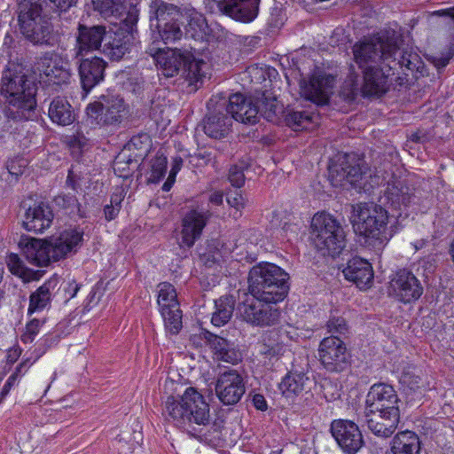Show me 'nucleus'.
Returning a JSON list of instances; mask_svg holds the SVG:
<instances>
[{
    "label": "nucleus",
    "instance_id": "29",
    "mask_svg": "<svg viewBox=\"0 0 454 454\" xmlns=\"http://www.w3.org/2000/svg\"><path fill=\"white\" fill-rule=\"evenodd\" d=\"M342 272L345 278L353 282L359 289H366L372 284L373 270L372 264L360 257L348 260Z\"/></svg>",
    "mask_w": 454,
    "mask_h": 454
},
{
    "label": "nucleus",
    "instance_id": "48",
    "mask_svg": "<svg viewBox=\"0 0 454 454\" xmlns=\"http://www.w3.org/2000/svg\"><path fill=\"white\" fill-rule=\"evenodd\" d=\"M55 204L67 211L68 215L84 217L81 213L80 203L77 198L72 194H61L54 199Z\"/></svg>",
    "mask_w": 454,
    "mask_h": 454
},
{
    "label": "nucleus",
    "instance_id": "32",
    "mask_svg": "<svg viewBox=\"0 0 454 454\" xmlns=\"http://www.w3.org/2000/svg\"><path fill=\"white\" fill-rule=\"evenodd\" d=\"M48 115L53 123L60 126L72 124L75 120L74 107L66 98H54L48 109Z\"/></svg>",
    "mask_w": 454,
    "mask_h": 454
},
{
    "label": "nucleus",
    "instance_id": "34",
    "mask_svg": "<svg viewBox=\"0 0 454 454\" xmlns=\"http://www.w3.org/2000/svg\"><path fill=\"white\" fill-rule=\"evenodd\" d=\"M192 340L194 344H199L198 340H203L212 350L214 357L218 361L221 359L223 353L226 352L227 348H231L235 344L234 342H231L219 335L214 334L206 329H201L198 335L192 336Z\"/></svg>",
    "mask_w": 454,
    "mask_h": 454
},
{
    "label": "nucleus",
    "instance_id": "19",
    "mask_svg": "<svg viewBox=\"0 0 454 454\" xmlns=\"http://www.w3.org/2000/svg\"><path fill=\"white\" fill-rule=\"evenodd\" d=\"M21 207L25 212L22 216V226L27 231L42 233L50 228L53 221V212L51 206L43 201H22Z\"/></svg>",
    "mask_w": 454,
    "mask_h": 454
},
{
    "label": "nucleus",
    "instance_id": "30",
    "mask_svg": "<svg viewBox=\"0 0 454 454\" xmlns=\"http://www.w3.org/2000/svg\"><path fill=\"white\" fill-rule=\"evenodd\" d=\"M231 118L225 111V102L217 106L203 120L202 129L209 137L220 139L227 134Z\"/></svg>",
    "mask_w": 454,
    "mask_h": 454
},
{
    "label": "nucleus",
    "instance_id": "18",
    "mask_svg": "<svg viewBox=\"0 0 454 454\" xmlns=\"http://www.w3.org/2000/svg\"><path fill=\"white\" fill-rule=\"evenodd\" d=\"M215 391L223 405L237 404L246 393L244 378L234 369L220 372L215 380Z\"/></svg>",
    "mask_w": 454,
    "mask_h": 454
},
{
    "label": "nucleus",
    "instance_id": "36",
    "mask_svg": "<svg viewBox=\"0 0 454 454\" xmlns=\"http://www.w3.org/2000/svg\"><path fill=\"white\" fill-rule=\"evenodd\" d=\"M363 87L364 78H361L359 74L356 72L355 67L350 65L348 76L340 91V98L346 102L351 103L356 100L359 92H361L364 97H370L364 93Z\"/></svg>",
    "mask_w": 454,
    "mask_h": 454
},
{
    "label": "nucleus",
    "instance_id": "44",
    "mask_svg": "<svg viewBox=\"0 0 454 454\" xmlns=\"http://www.w3.org/2000/svg\"><path fill=\"white\" fill-rule=\"evenodd\" d=\"M158 288L157 303L160 307V311L163 309H170L179 307L176 289L170 283H160Z\"/></svg>",
    "mask_w": 454,
    "mask_h": 454
},
{
    "label": "nucleus",
    "instance_id": "17",
    "mask_svg": "<svg viewBox=\"0 0 454 454\" xmlns=\"http://www.w3.org/2000/svg\"><path fill=\"white\" fill-rule=\"evenodd\" d=\"M330 432L344 454H356L364 445L362 432L352 420L334 419Z\"/></svg>",
    "mask_w": 454,
    "mask_h": 454
},
{
    "label": "nucleus",
    "instance_id": "41",
    "mask_svg": "<svg viewBox=\"0 0 454 454\" xmlns=\"http://www.w3.org/2000/svg\"><path fill=\"white\" fill-rule=\"evenodd\" d=\"M254 165V161L249 156H244L239 161L230 167L228 180L232 186L241 188L245 184L246 174Z\"/></svg>",
    "mask_w": 454,
    "mask_h": 454
},
{
    "label": "nucleus",
    "instance_id": "2",
    "mask_svg": "<svg viewBox=\"0 0 454 454\" xmlns=\"http://www.w3.org/2000/svg\"><path fill=\"white\" fill-rule=\"evenodd\" d=\"M289 278V274L274 263L254 265L247 278L250 295L238 305L242 320L258 327L278 325L281 311L277 303L286 297L290 288Z\"/></svg>",
    "mask_w": 454,
    "mask_h": 454
},
{
    "label": "nucleus",
    "instance_id": "14",
    "mask_svg": "<svg viewBox=\"0 0 454 454\" xmlns=\"http://www.w3.org/2000/svg\"><path fill=\"white\" fill-rule=\"evenodd\" d=\"M328 170L329 179L335 187L344 185V182L356 187H362L361 181L367 176L363 160L357 158L355 153L340 155L337 160L329 166Z\"/></svg>",
    "mask_w": 454,
    "mask_h": 454
},
{
    "label": "nucleus",
    "instance_id": "22",
    "mask_svg": "<svg viewBox=\"0 0 454 454\" xmlns=\"http://www.w3.org/2000/svg\"><path fill=\"white\" fill-rule=\"evenodd\" d=\"M401 400L397 392L390 384L378 382L371 386L365 398L364 409H377L383 411H400Z\"/></svg>",
    "mask_w": 454,
    "mask_h": 454
},
{
    "label": "nucleus",
    "instance_id": "50",
    "mask_svg": "<svg viewBox=\"0 0 454 454\" xmlns=\"http://www.w3.org/2000/svg\"><path fill=\"white\" fill-rule=\"evenodd\" d=\"M139 20V10L136 5L129 7L126 13L125 18L121 20V25L117 27L119 29L130 32L132 38H135V34L137 32V25Z\"/></svg>",
    "mask_w": 454,
    "mask_h": 454
},
{
    "label": "nucleus",
    "instance_id": "45",
    "mask_svg": "<svg viewBox=\"0 0 454 454\" xmlns=\"http://www.w3.org/2000/svg\"><path fill=\"white\" fill-rule=\"evenodd\" d=\"M256 104L260 106L259 117L262 116L270 122L278 121V114L282 107L278 106L275 98H268L263 93L261 98H256Z\"/></svg>",
    "mask_w": 454,
    "mask_h": 454
},
{
    "label": "nucleus",
    "instance_id": "16",
    "mask_svg": "<svg viewBox=\"0 0 454 454\" xmlns=\"http://www.w3.org/2000/svg\"><path fill=\"white\" fill-rule=\"evenodd\" d=\"M211 212L201 206L192 207L181 221V247L191 248L200 239L204 228L211 218Z\"/></svg>",
    "mask_w": 454,
    "mask_h": 454
},
{
    "label": "nucleus",
    "instance_id": "37",
    "mask_svg": "<svg viewBox=\"0 0 454 454\" xmlns=\"http://www.w3.org/2000/svg\"><path fill=\"white\" fill-rule=\"evenodd\" d=\"M235 300L231 295L221 296L215 301V310L212 314L211 323L215 326H222L227 324L233 314Z\"/></svg>",
    "mask_w": 454,
    "mask_h": 454
},
{
    "label": "nucleus",
    "instance_id": "3",
    "mask_svg": "<svg viewBox=\"0 0 454 454\" xmlns=\"http://www.w3.org/2000/svg\"><path fill=\"white\" fill-rule=\"evenodd\" d=\"M36 86L20 72L5 69L2 74L0 105L5 117L15 121L36 118Z\"/></svg>",
    "mask_w": 454,
    "mask_h": 454
},
{
    "label": "nucleus",
    "instance_id": "13",
    "mask_svg": "<svg viewBox=\"0 0 454 454\" xmlns=\"http://www.w3.org/2000/svg\"><path fill=\"white\" fill-rule=\"evenodd\" d=\"M261 0H203L205 11L212 15H225L248 23L258 15Z\"/></svg>",
    "mask_w": 454,
    "mask_h": 454
},
{
    "label": "nucleus",
    "instance_id": "58",
    "mask_svg": "<svg viewBox=\"0 0 454 454\" xmlns=\"http://www.w3.org/2000/svg\"><path fill=\"white\" fill-rule=\"evenodd\" d=\"M7 266L14 275L20 276L23 273V262L16 254H11L7 257Z\"/></svg>",
    "mask_w": 454,
    "mask_h": 454
},
{
    "label": "nucleus",
    "instance_id": "31",
    "mask_svg": "<svg viewBox=\"0 0 454 454\" xmlns=\"http://www.w3.org/2000/svg\"><path fill=\"white\" fill-rule=\"evenodd\" d=\"M309 380L304 368L293 365L278 384V388L286 397L298 395L305 390Z\"/></svg>",
    "mask_w": 454,
    "mask_h": 454
},
{
    "label": "nucleus",
    "instance_id": "11",
    "mask_svg": "<svg viewBox=\"0 0 454 454\" xmlns=\"http://www.w3.org/2000/svg\"><path fill=\"white\" fill-rule=\"evenodd\" d=\"M125 113L123 98L113 93L102 94L86 107L87 121L92 126H117L122 121Z\"/></svg>",
    "mask_w": 454,
    "mask_h": 454
},
{
    "label": "nucleus",
    "instance_id": "21",
    "mask_svg": "<svg viewBox=\"0 0 454 454\" xmlns=\"http://www.w3.org/2000/svg\"><path fill=\"white\" fill-rule=\"evenodd\" d=\"M107 28L104 25H86L79 23L75 34V57L83 56L94 51H100Z\"/></svg>",
    "mask_w": 454,
    "mask_h": 454
},
{
    "label": "nucleus",
    "instance_id": "6",
    "mask_svg": "<svg viewBox=\"0 0 454 454\" xmlns=\"http://www.w3.org/2000/svg\"><path fill=\"white\" fill-rule=\"evenodd\" d=\"M83 240V231L69 229L59 236L48 239H30L22 250L27 262L35 266H48L51 262L65 258L70 252L76 251Z\"/></svg>",
    "mask_w": 454,
    "mask_h": 454
},
{
    "label": "nucleus",
    "instance_id": "4",
    "mask_svg": "<svg viewBox=\"0 0 454 454\" xmlns=\"http://www.w3.org/2000/svg\"><path fill=\"white\" fill-rule=\"evenodd\" d=\"M15 13L20 34L33 46H59L63 35L55 27L51 16L44 11L42 0H17Z\"/></svg>",
    "mask_w": 454,
    "mask_h": 454
},
{
    "label": "nucleus",
    "instance_id": "33",
    "mask_svg": "<svg viewBox=\"0 0 454 454\" xmlns=\"http://www.w3.org/2000/svg\"><path fill=\"white\" fill-rule=\"evenodd\" d=\"M57 286L58 278H50L30 294L27 309L29 316L36 311H42L51 302V293Z\"/></svg>",
    "mask_w": 454,
    "mask_h": 454
},
{
    "label": "nucleus",
    "instance_id": "49",
    "mask_svg": "<svg viewBox=\"0 0 454 454\" xmlns=\"http://www.w3.org/2000/svg\"><path fill=\"white\" fill-rule=\"evenodd\" d=\"M168 160L163 155H156L151 160V172L148 182L153 184L159 183L165 176Z\"/></svg>",
    "mask_w": 454,
    "mask_h": 454
},
{
    "label": "nucleus",
    "instance_id": "46",
    "mask_svg": "<svg viewBox=\"0 0 454 454\" xmlns=\"http://www.w3.org/2000/svg\"><path fill=\"white\" fill-rule=\"evenodd\" d=\"M283 114L286 126L295 131L305 129L312 121V115L305 111L287 109Z\"/></svg>",
    "mask_w": 454,
    "mask_h": 454
},
{
    "label": "nucleus",
    "instance_id": "61",
    "mask_svg": "<svg viewBox=\"0 0 454 454\" xmlns=\"http://www.w3.org/2000/svg\"><path fill=\"white\" fill-rule=\"evenodd\" d=\"M149 140V136L147 134H140V135H137V136H134L133 137H131V139L129 140V142L128 143V147H129V150H130L131 148H135V149H142L143 148V145L144 144H146Z\"/></svg>",
    "mask_w": 454,
    "mask_h": 454
},
{
    "label": "nucleus",
    "instance_id": "10",
    "mask_svg": "<svg viewBox=\"0 0 454 454\" xmlns=\"http://www.w3.org/2000/svg\"><path fill=\"white\" fill-rule=\"evenodd\" d=\"M156 61L166 77H173L181 73L190 84L197 86V83L205 76L201 67L206 63L196 59L190 51L175 49L166 52H157Z\"/></svg>",
    "mask_w": 454,
    "mask_h": 454
},
{
    "label": "nucleus",
    "instance_id": "35",
    "mask_svg": "<svg viewBox=\"0 0 454 454\" xmlns=\"http://www.w3.org/2000/svg\"><path fill=\"white\" fill-rule=\"evenodd\" d=\"M391 450L393 454H419V438L411 431L400 432L393 439Z\"/></svg>",
    "mask_w": 454,
    "mask_h": 454
},
{
    "label": "nucleus",
    "instance_id": "5",
    "mask_svg": "<svg viewBox=\"0 0 454 454\" xmlns=\"http://www.w3.org/2000/svg\"><path fill=\"white\" fill-rule=\"evenodd\" d=\"M162 414L168 421L197 434V427L206 426L211 419L209 404L195 387H189L182 395H169L164 403Z\"/></svg>",
    "mask_w": 454,
    "mask_h": 454
},
{
    "label": "nucleus",
    "instance_id": "1",
    "mask_svg": "<svg viewBox=\"0 0 454 454\" xmlns=\"http://www.w3.org/2000/svg\"><path fill=\"white\" fill-rule=\"evenodd\" d=\"M354 61L364 78L363 90L365 95L381 97L389 90V78L398 66L405 71L419 72L422 67L419 55L411 49H399L395 43H384L380 39L363 40L352 47Z\"/></svg>",
    "mask_w": 454,
    "mask_h": 454
},
{
    "label": "nucleus",
    "instance_id": "59",
    "mask_svg": "<svg viewBox=\"0 0 454 454\" xmlns=\"http://www.w3.org/2000/svg\"><path fill=\"white\" fill-rule=\"evenodd\" d=\"M51 8L59 14L66 12L72 6L75 5L77 0H49Z\"/></svg>",
    "mask_w": 454,
    "mask_h": 454
},
{
    "label": "nucleus",
    "instance_id": "8",
    "mask_svg": "<svg viewBox=\"0 0 454 454\" xmlns=\"http://www.w3.org/2000/svg\"><path fill=\"white\" fill-rule=\"evenodd\" d=\"M149 20L152 29L165 44L174 43L183 36L184 14L181 8L163 0H152L149 4Z\"/></svg>",
    "mask_w": 454,
    "mask_h": 454
},
{
    "label": "nucleus",
    "instance_id": "62",
    "mask_svg": "<svg viewBox=\"0 0 454 454\" xmlns=\"http://www.w3.org/2000/svg\"><path fill=\"white\" fill-rule=\"evenodd\" d=\"M66 184L68 188L72 189L74 192H77L78 189H80V178L77 176L76 174H74V172L72 169L68 171Z\"/></svg>",
    "mask_w": 454,
    "mask_h": 454
},
{
    "label": "nucleus",
    "instance_id": "42",
    "mask_svg": "<svg viewBox=\"0 0 454 454\" xmlns=\"http://www.w3.org/2000/svg\"><path fill=\"white\" fill-rule=\"evenodd\" d=\"M205 427L207 428L198 427L197 434L193 436L209 445H216L222 440L223 420L215 419L212 423L209 421Z\"/></svg>",
    "mask_w": 454,
    "mask_h": 454
},
{
    "label": "nucleus",
    "instance_id": "27",
    "mask_svg": "<svg viewBox=\"0 0 454 454\" xmlns=\"http://www.w3.org/2000/svg\"><path fill=\"white\" fill-rule=\"evenodd\" d=\"M54 53L43 52L38 59L35 66L41 74L55 84H66L69 82L71 73L60 59H54Z\"/></svg>",
    "mask_w": 454,
    "mask_h": 454
},
{
    "label": "nucleus",
    "instance_id": "23",
    "mask_svg": "<svg viewBox=\"0 0 454 454\" xmlns=\"http://www.w3.org/2000/svg\"><path fill=\"white\" fill-rule=\"evenodd\" d=\"M412 193L410 187L404 185L401 181L387 183L384 192L383 204L389 205L393 210V216L396 218H406L409 215L408 207L411 202Z\"/></svg>",
    "mask_w": 454,
    "mask_h": 454
},
{
    "label": "nucleus",
    "instance_id": "38",
    "mask_svg": "<svg viewBox=\"0 0 454 454\" xmlns=\"http://www.w3.org/2000/svg\"><path fill=\"white\" fill-rule=\"evenodd\" d=\"M273 333H268L262 336L261 341L258 343V352L263 356L264 363L273 364V361H278L283 355V345L272 338Z\"/></svg>",
    "mask_w": 454,
    "mask_h": 454
},
{
    "label": "nucleus",
    "instance_id": "9",
    "mask_svg": "<svg viewBox=\"0 0 454 454\" xmlns=\"http://www.w3.org/2000/svg\"><path fill=\"white\" fill-rule=\"evenodd\" d=\"M388 212L380 205L374 203H360L354 207L352 215L353 227L356 232L375 244L383 245L387 240V224Z\"/></svg>",
    "mask_w": 454,
    "mask_h": 454
},
{
    "label": "nucleus",
    "instance_id": "55",
    "mask_svg": "<svg viewBox=\"0 0 454 454\" xmlns=\"http://www.w3.org/2000/svg\"><path fill=\"white\" fill-rule=\"evenodd\" d=\"M90 138L87 137L83 131L79 129L73 136L67 138V144L72 149H78L79 151L85 150L89 145Z\"/></svg>",
    "mask_w": 454,
    "mask_h": 454
},
{
    "label": "nucleus",
    "instance_id": "63",
    "mask_svg": "<svg viewBox=\"0 0 454 454\" xmlns=\"http://www.w3.org/2000/svg\"><path fill=\"white\" fill-rule=\"evenodd\" d=\"M252 403L254 408L261 411L268 410V403L265 397L261 394H254L252 397Z\"/></svg>",
    "mask_w": 454,
    "mask_h": 454
},
{
    "label": "nucleus",
    "instance_id": "43",
    "mask_svg": "<svg viewBox=\"0 0 454 454\" xmlns=\"http://www.w3.org/2000/svg\"><path fill=\"white\" fill-rule=\"evenodd\" d=\"M138 161V159L122 151L114 160V170L120 177L128 178L139 167Z\"/></svg>",
    "mask_w": 454,
    "mask_h": 454
},
{
    "label": "nucleus",
    "instance_id": "25",
    "mask_svg": "<svg viewBox=\"0 0 454 454\" xmlns=\"http://www.w3.org/2000/svg\"><path fill=\"white\" fill-rule=\"evenodd\" d=\"M134 39L130 32L119 28H109L106 31L101 52L113 61H119L129 53Z\"/></svg>",
    "mask_w": 454,
    "mask_h": 454
},
{
    "label": "nucleus",
    "instance_id": "28",
    "mask_svg": "<svg viewBox=\"0 0 454 454\" xmlns=\"http://www.w3.org/2000/svg\"><path fill=\"white\" fill-rule=\"evenodd\" d=\"M332 75H313L308 82H301L302 95L311 102L324 106L329 102V95L333 89Z\"/></svg>",
    "mask_w": 454,
    "mask_h": 454
},
{
    "label": "nucleus",
    "instance_id": "51",
    "mask_svg": "<svg viewBox=\"0 0 454 454\" xmlns=\"http://www.w3.org/2000/svg\"><path fill=\"white\" fill-rule=\"evenodd\" d=\"M326 328L331 335L339 336L341 338L342 335L348 333V325L346 320L341 317H332L327 321Z\"/></svg>",
    "mask_w": 454,
    "mask_h": 454
},
{
    "label": "nucleus",
    "instance_id": "64",
    "mask_svg": "<svg viewBox=\"0 0 454 454\" xmlns=\"http://www.w3.org/2000/svg\"><path fill=\"white\" fill-rule=\"evenodd\" d=\"M17 373H12L4 383L1 393H0V398H4L10 392L11 388L15 385L17 381Z\"/></svg>",
    "mask_w": 454,
    "mask_h": 454
},
{
    "label": "nucleus",
    "instance_id": "53",
    "mask_svg": "<svg viewBox=\"0 0 454 454\" xmlns=\"http://www.w3.org/2000/svg\"><path fill=\"white\" fill-rule=\"evenodd\" d=\"M45 320H40L37 318L31 319L26 325V331L21 335V341L23 343H31L35 340V336L39 333L40 328L44 324Z\"/></svg>",
    "mask_w": 454,
    "mask_h": 454
},
{
    "label": "nucleus",
    "instance_id": "40",
    "mask_svg": "<svg viewBox=\"0 0 454 454\" xmlns=\"http://www.w3.org/2000/svg\"><path fill=\"white\" fill-rule=\"evenodd\" d=\"M126 0H91L93 10L105 20L117 18L125 10Z\"/></svg>",
    "mask_w": 454,
    "mask_h": 454
},
{
    "label": "nucleus",
    "instance_id": "24",
    "mask_svg": "<svg viewBox=\"0 0 454 454\" xmlns=\"http://www.w3.org/2000/svg\"><path fill=\"white\" fill-rule=\"evenodd\" d=\"M225 111L231 119L245 124H255L259 121L260 106L256 104V99L247 98L241 93L229 97Z\"/></svg>",
    "mask_w": 454,
    "mask_h": 454
},
{
    "label": "nucleus",
    "instance_id": "39",
    "mask_svg": "<svg viewBox=\"0 0 454 454\" xmlns=\"http://www.w3.org/2000/svg\"><path fill=\"white\" fill-rule=\"evenodd\" d=\"M184 29L187 36L202 40L208 33V25L203 14L193 12L190 13Z\"/></svg>",
    "mask_w": 454,
    "mask_h": 454
},
{
    "label": "nucleus",
    "instance_id": "52",
    "mask_svg": "<svg viewBox=\"0 0 454 454\" xmlns=\"http://www.w3.org/2000/svg\"><path fill=\"white\" fill-rule=\"evenodd\" d=\"M323 395L327 402H333L340 397V388L337 382L325 379L321 383Z\"/></svg>",
    "mask_w": 454,
    "mask_h": 454
},
{
    "label": "nucleus",
    "instance_id": "15",
    "mask_svg": "<svg viewBox=\"0 0 454 454\" xmlns=\"http://www.w3.org/2000/svg\"><path fill=\"white\" fill-rule=\"evenodd\" d=\"M388 291L396 301L409 304L421 297L424 287L411 270L403 268L391 276Z\"/></svg>",
    "mask_w": 454,
    "mask_h": 454
},
{
    "label": "nucleus",
    "instance_id": "56",
    "mask_svg": "<svg viewBox=\"0 0 454 454\" xmlns=\"http://www.w3.org/2000/svg\"><path fill=\"white\" fill-rule=\"evenodd\" d=\"M243 354L239 348L238 345L234 344L231 348H227L226 352L223 353L219 361L225 362L231 364H237L242 361Z\"/></svg>",
    "mask_w": 454,
    "mask_h": 454
},
{
    "label": "nucleus",
    "instance_id": "7",
    "mask_svg": "<svg viewBox=\"0 0 454 454\" xmlns=\"http://www.w3.org/2000/svg\"><path fill=\"white\" fill-rule=\"evenodd\" d=\"M310 239L323 255L335 257L346 247V235L340 223L332 215L317 213L311 220Z\"/></svg>",
    "mask_w": 454,
    "mask_h": 454
},
{
    "label": "nucleus",
    "instance_id": "57",
    "mask_svg": "<svg viewBox=\"0 0 454 454\" xmlns=\"http://www.w3.org/2000/svg\"><path fill=\"white\" fill-rule=\"evenodd\" d=\"M243 354L239 348L238 345L234 344L231 348H227L226 352L223 353L219 361L225 362L231 364H237L242 361Z\"/></svg>",
    "mask_w": 454,
    "mask_h": 454
},
{
    "label": "nucleus",
    "instance_id": "47",
    "mask_svg": "<svg viewBox=\"0 0 454 454\" xmlns=\"http://www.w3.org/2000/svg\"><path fill=\"white\" fill-rule=\"evenodd\" d=\"M160 314L164 320L166 330L171 334L179 333L183 327L182 310L180 308L163 309L160 310Z\"/></svg>",
    "mask_w": 454,
    "mask_h": 454
},
{
    "label": "nucleus",
    "instance_id": "54",
    "mask_svg": "<svg viewBox=\"0 0 454 454\" xmlns=\"http://www.w3.org/2000/svg\"><path fill=\"white\" fill-rule=\"evenodd\" d=\"M400 382L402 385L410 390L411 393L421 395V379L419 376H415L410 372H405L402 375Z\"/></svg>",
    "mask_w": 454,
    "mask_h": 454
},
{
    "label": "nucleus",
    "instance_id": "60",
    "mask_svg": "<svg viewBox=\"0 0 454 454\" xmlns=\"http://www.w3.org/2000/svg\"><path fill=\"white\" fill-rule=\"evenodd\" d=\"M227 202L231 207L239 209L240 207H244L246 204V199L239 192L235 191L233 192H228Z\"/></svg>",
    "mask_w": 454,
    "mask_h": 454
},
{
    "label": "nucleus",
    "instance_id": "26",
    "mask_svg": "<svg viewBox=\"0 0 454 454\" xmlns=\"http://www.w3.org/2000/svg\"><path fill=\"white\" fill-rule=\"evenodd\" d=\"M107 63L101 58L82 59L79 62L78 74L82 90L88 93L103 82Z\"/></svg>",
    "mask_w": 454,
    "mask_h": 454
},
{
    "label": "nucleus",
    "instance_id": "12",
    "mask_svg": "<svg viewBox=\"0 0 454 454\" xmlns=\"http://www.w3.org/2000/svg\"><path fill=\"white\" fill-rule=\"evenodd\" d=\"M317 355L320 364L330 373H340L351 365L352 355L339 336L325 337L319 342Z\"/></svg>",
    "mask_w": 454,
    "mask_h": 454
},
{
    "label": "nucleus",
    "instance_id": "20",
    "mask_svg": "<svg viewBox=\"0 0 454 454\" xmlns=\"http://www.w3.org/2000/svg\"><path fill=\"white\" fill-rule=\"evenodd\" d=\"M364 423L376 436L388 438L394 434L400 422V411L364 409Z\"/></svg>",
    "mask_w": 454,
    "mask_h": 454
}]
</instances>
